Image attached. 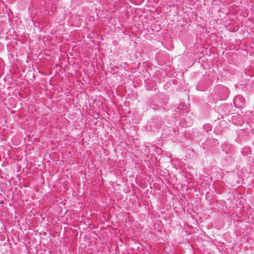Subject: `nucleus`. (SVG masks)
I'll use <instances>...</instances> for the list:
<instances>
[{
	"instance_id": "f257e3e1",
	"label": "nucleus",
	"mask_w": 254,
	"mask_h": 254,
	"mask_svg": "<svg viewBox=\"0 0 254 254\" xmlns=\"http://www.w3.org/2000/svg\"><path fill=\"white\" fill-rule=\"evenodd\" d=\"M192 124L193 120L188 116L183 117L180 121V124L184 127H190Z\"/></svg>"
}]
</instances>
